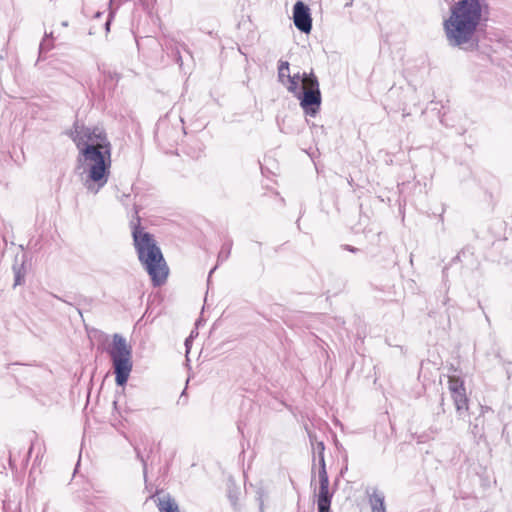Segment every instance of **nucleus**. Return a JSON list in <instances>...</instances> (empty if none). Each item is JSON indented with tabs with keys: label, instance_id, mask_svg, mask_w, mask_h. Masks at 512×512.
<instances>
[{
	"label": "nucleus",
	"instance_id": "f257e3e1",
	"mask_svg": "<svg viewBox=\"0 0 512 512\" xmlns=\"http://www.w3.org/2000/svg\"><path fill=\"white\" fill-rule=\"evenodd\" d=\"M79 156L77 171L85 188L97 194L108 181L111 166V146L106 134L99 128L75 126L73 133Z\"/></svg>",
	"mask_w": 512,
	"mask_h": 512
},
{
	"label": "nucleus",
	"instance_id": "f03ea898",
	"mask_svg": "<svg viewBox=\"0 0 512 512\" xmlns=\"http://www.w3.org/2000/svg\"><path fill=\"white\" fill-rule=\"evenodd\" d=\"M486 0H452L443 20L445 38L451 47L473 50L477 47V30L487 14Z\"/></svg>",
	"mask_w": 512,
	"mask_h": 512
},
{
	"label": "nucleus",
	"instance_id": "7ed1b4c3",
	"mask_svg": "<svg viewBox=\"0 0 512 512\" xmlns=\"http://www.w3.org/2000/svg\"><path fill=\"white\" fill-rule=\"evenodd\" d=\"M134 246L139 261L151 277L154 286H161L168 276V267L153 236L140 226V218L131 221Z\"/></svg>",
	"mask_w": 512,
	"mask_h": 512
},
{
	"label": "nucleus",
	"instance_id": "20e7f679",
	"mask_svg": "<svg viewBox=\"0 0 512 512\" xmlns=\"http://www.w3.org/2000/svg\"><path fill=\"white\" fill-rule=\"evenodd\" d=\"M107 352L113 364L116 384L125 385L133 368L131 345L122 335L114 334Z\"/></svg>",
	"mask_w": 512,
	"mask_h": 512
},
{
	"label": "nucleus",
	"instance_id": "39448f33",
	"mask_svg": "<svg viewBox=\"0 0 512 512\" xmlns=\"http://www.w3.org/2000/svg\"><path fill=\"white\" fill-rule=\"evenodd\" d=\"M298 99L306 115L314 117L318 113L321 105V92L318 79L313 72L305 76L302 95Z\"/></svg>",
	"mask_w": 512,
	"mask_h": 512
},
{
	"label": "nucleus",
	"instance_id": "423d86ee",
	"mask_svg": "<svg viewBox=\"0 0 512 512\" xmlns=\"http://www.w3.org/2000/svg\"><path fill=\"white\" fill-rule=\"evenodd\" d=\"M448 389L451 393L456 411L459 416H462L468 410V398L464 381L457 375H449Z\"/></svg>",
	"mask_w": 512,
	"mask_h": 512
},
{
	"label": "nucleus",
	"instance_id": "0eeeda50",
	"mask_svg": "<svg viewBox=\"0 0 512 512\" xmlns=\"http://www.w3.org/2000/svg\"><path fill=\"white\" fill-rule=\"evenodd\" d=\"M293 22L303 33H309L312 29L310 8L302 1H297L293 7Z\"/></svg>",
	"mask_w": 512,
	"mask_h": 512
},
{
	"label": "nucleus",
	"instance_id": "6e6552de",
	"mask_svg": "<svg viewBox=\"0 0 512 512\" xmlns=\"http://www.w3.org/2000/svg\"><path fill=\"white\" fill-rule=\"evenodd\" d=\"M319 488L317 493L318 512H329L333 492L329 490V477H318Z\"/></svg>",
	"mask_w": 512,
	"mask_h": 512
},
{
	"label": "nucleus",
	"instance_id": "1a4fd4ad",
	"mask_svg": "<svg viewBox=\"0 0 512 512\" xmlns=\"http://www.w3.org/2000/svg\"><path fill=\"white\" fill-rule=\"evenodd\" d=\"M308 74L309 73H295L290 76L283 86L296 98H300L302 95V88L304 87V78Z\"/></svg>",
	"mask_w": 512,
	"mask_h": 512
},
{
	"label": "nucleus",
	"instance_id": "9d476101",
	"mask_svg": "<svg viewBox=\"0 0 512 512\" xmlns=\"http://www.w3.org/2000/svg\"><path fill=\"white\" fill-rule=\"evenodd\" d=\"M155 502L160 512H179L177 502L169 494L158 495Z\"/></svg>",
	"mask_w": 512,
	"mask_h": 512
},
{
	"label": "nucleus",
	"instance_id": "9b49d317",
	"mask_svg": "<svg viewBox=\"0 0 512 512\" xmlns=\"http://www.w3.org/2000/svg\"><path fill=\"white\" fill-rule=\"evenodd\" d=\"M372 512H386L384 495L381 492L374 491L369 498Z\"/></svg>",
	"mask_w": 512,
	"mask_h": 512
},
{
	"label": "nucleus",
	"instance_id": "f8f14e48",
	"mask_svg": "<svg viewBox=\"0 0 512 512\" xmlns=\"http://www.w3.org/2000/svg\"><path fill=\"white\" fill-rule=\"evenodd\" d=\"M312 453H313V463H315L316 459L320 458V456H324L325 445L322 441H317L316 437L309 434Z\"/></svg>",
	"mask_w": 512,
	"mask_h": 512
},
{
	"label": "nucleus",
	"instance_id": "ddd939ff",
	"mask_svg": "<svg viewBox=\"0 0 512 512\" xmlns=\"http://www.w3.org/2000/svg\"><path fill=\"white\" fill-rule=\"evenodd\" d=\"M165 46L168 50H170L171 56L174 57L179 67L182 68L183 62L181 57V49H185L184 45L178 43L171 44L170 42H165Z\"/></svg>",
	"mask_w": 512,
	"mask_h": 512
},
{
	"label": "nucleus",
	"instance_id": "4468645a",
	"mask_svg": "<svg viewBox=\"0 0 512 512\" xmlns=\"http://www.w3.org/2000/svg\"><path fill=\"white\" fill-rule=\"evenodd\" d=\"M290 69L289 63L287 61H279L278 65V80L284 85L286 81L290 78Z\"/></svg>",
	"mask_w": 512,
	"mask_h": 512
},
{
	"label": "nucleus",
	"instance_id": "2eb2a0df",
	"mask_svg": "<svg viewBox=\"0 0 512 512\" xmlns=\"http://www.w3.org/2000/svg\"><path fill=\"white\" fill-rule=\"evenodd\" d=\"M230 252H231V244H229V243L223 244V246L221 247V250L218 253V263L226 261L230 256Z\"/></svg>",
	"mask_w": 512,
	"mask_h": 512
},
{
	"label": "nucleus",
	"instance_id": "dca6fc26",
	"mask_svg": "<svg viewBox=\"0 0 512 512\" xmlns=\"http://www.w3.org/2000/svg\"><path fill=\"white\" fill-rule=\"evenodd\" d=\"M317 460H318V464H319L318 477H328L326 463H325V457L320 456V458H318Z\"/></svg>",
	"mask_w": 512,
	"mask_h": 512
},
{
	"label": "nucleus",
	"instance_id": "f3484780",
	"mask_svg": "<svg viewBox=\"0 0 512 512\" xmlns=\"http://www.w3.org/2000/svg\"><path fill=\"white\" fill-rule=\"evenodd\" d=\"M49 37H52V33H50V34H47V33H46V34H45V38H44V39L42 40V42L40 43V47H39L40 52L48 51V50H50V49L52 48L51 44H50V43H48V41H47V39H48Z\"/></svg>",
	"mask_w": 512,
	"mask_h": 512
},
{
	"label": "nucleus",
	"instance_id": "a211bd4d",
	"mask_svg": "<svg viewBox=\"0 0 512 512\" xmlns=\"http://www.w3.org/2000/svg\"><path fill=\"white\" fill-rule=\"evenodd\" d=\"M15 281L14 286L21 285L24 282V274L21 273L20 268L14 267Z\"/></svg>",
	"mask_w": 512,
	"mask_h": 512
},
{
	"label": "nucleus",
	"instance_id": "6ab92c4d",
	"mask_svg": "<svg viewBox=\"0 0 512 512\" xmlns=\"http://www.w3.org/2000/svg\"><path fill=\"white\" fill-rule=\"evenodd\" d=\"M113 14L114 12L113 11H110L109 13V19L106 21L105 23V27H106V30L109 31V28H110V23H111V18L113 17Z\"/></svg>",
	"mask_w": 512,
	"mask_h": 512
},
{
	"label": "nucleus",
	"instance_id": "aec40b11",
	"mask_svg": "<svg viewBox=\"0 0 512 512\" xmlns=\"http://www.w3.org/2000/svg\"><path fill=\"white\" fill-rule=\"evenodd\" d=\"M192 338H193V332L191 333V335L185 340V346L187 348V350L189 349V344H191V341H192Z\"/></svg>",
	"mask_w": 512,
	"mask_h": 512
},
{
	"label": "nucleus",
	"instance_id": "412c9836",
	"mask_svg": "<svg viewBox=\"0 0 512 512\" xmlns=\"http://www.w3.org/2000/svg\"><path fill=\"white\" fill-rule=\"evenodd\" d=\"M33 448H34V444H32V445L30 446V448H29V451H28L27 457H26V459H25V465L27 464V462H28V460H29V457H30V455H31V453H32Z\"/></svg>",
	"mask_w": 512,
	"mask_h": 512
},
{
	"label": "nucleus",
	"instance_id": "4be33fe9",
	"mask_svg": "<svg viewBox=\"0 0 512 512\" xmlns=\"http://www.w3.org/2000/svg\"><path fill=\"white\" fill-rule=\"evenodd\" d=\"M314 478H315V464H313L312 470H311V485L313 484Z\"/></svg>",
	"mask_w": 512,
	"mask_h": 512
},
{
	"label": "nucleus",
	"instance_id": "5701e85b",
	"mask_svg": "<svg viewBox=\"0 0 512 512\" xmlns=\"http://www.w3.org/2000/svg\"><path fill=\"white\" fill-rule=\"evenodd\" d=\"M9 466L11 469H14L15 468V464H14V461L12 460V457L10 456L9 458Z\"/></svg>",
	"mask_w": 512,
	"mask_h": 512
},
{
	"label": "nucleus",
	"instance_id": "b1692460",
	"mask_svg": "<svg viewBox=\"0 0 512 512\" xmlns=\"http://www.w3.org/2000/svg\"><path fill=\"white\" fill-rule=\"evenodd\" d=\"M136 451H137V457H138L139 459H141V461H142V462H143V464H144V468H145V467H146V464H145L144 459L140 456L139 451H138V450H136Z\"/></svg>",
	"mask_w": 512,
	"mask_h": 512
},
{
	"label": "nucleus",
	"instance_id": "393cba45",
	"mask_svg": "<svg viewBox=\"0 0 512 512\" xmlns=\"http://www.w3.org/2000/svg\"><path fill=\"white\" fill-rule=\"evenodd\" d=\"M347 249H348L349 251H351V252H355V251H356V249H355L354 247H350V246H347Z\"/></svg>",
	"mask_w": 512,
	"mask_h": 512
},
{
	"label": "nucleus",
	"instance_id": "a878e982",
	"mask_svg": "<svg viewBox=\"0 0 512 512\" xmlns=\"http://www.w3.org/2000/svg\"><path fill=\"white\" fill-rule=\"evenodd\" d=\"M215 269H216V266L212 270H210L209 277L211 276V274L214 272Z\"/></svg>",
	"mask_w": 512,
	"mask_h": 512
},
{
	"label": "nucleus",
	"instance_id": "bb28decb",
	"mask_svg": "<svg viewBox=\"0 0 512 512\" xmlns=\"http://www.w3.org/2000/svg\"><path fill=\"white\" fill-rule=\"evenodd\" d=\"M115 2V0H110V5H112Z\"/></svg>",
	"mask_w": 512,
	"mask_h": 512
}]
</instances>
